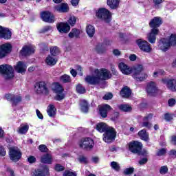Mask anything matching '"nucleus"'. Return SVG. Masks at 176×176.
Returning a JSON list of instances; mask_svg holds the SVG:
<instances>
[{"label":"nucleus","mask_w":176,"mask_h":176,"mask_svg":"<svg viewBox=\"0 0 176 176\" xmlns=\"http://www.w3.org/2000/svg\"><path fill=\"white\" fill-rule=\"evenodd\" d=\"M118 68L124 75H130L133 74V77L137 82H142L148 78V75L144 72V66L142 65H138L133 68L121 62L118 65Z\"/></svg>","instance_id":"1"},{"label":"nucleus","mask_w":176,"mask_h":176,"mask_svg":"<svg viewBox=\"0 0 176 176\" xmlns=\"http://www.w3.org/2000/svg\"><path fill=\"white\" fill-rule=\"evenodd\" d=\"M96 75H87L85 78V82L87 85H91L92 86H97L101 83L102 80H108L112 78V74L111 72L105 68L96 69L94 71Z\"/></svg>","instance_id":"2"},{"label":"nucleus","mask_w":176,"mask_h":176,"mask_svg":"<svg viewBox=\"0 0 176 176\" xmlns=\"http://www.w3.org/2000/svg\"><path fill=\"white\" fill-rule=\"evenodd\" d=\"M162 24H163V19L160 16H155L149 21L148 25L151 30L147 34V40L149 43H156V36L159 35L160 32L159 28H160Z\"/></svg>","instance_id":"3"},{"label":"nucleus","mask_w":176,"mask_h":176,"mask_svg":"<svg viewBox=\"0 0 176 176\" xmlns=\"http://www.w3.org/2000/svg\"><path fill=\"white\" fill-rule=\"evenodd\" d=\"M95 16L100 21L110 24L112 21V12L106 8H100L95 11Z\"/></svg>","instance_id":"4"},{"label":"nucleus","mask_w":176,"mask_h":176,"mask_svg":"<svg viewBox=\"0 0 176 176\" xmlns=\"http://www.w3.org/2000/svg\"><path fill=\"white\" fill-rule=\"evenodd\" d=\"M0 75L3 76L5 80H12L14 78L13 67L8 64L0 65Z\"/></svg>","instance_id":"5"},{"label":"nucleus","mask_w":176,"mask_h":176,"mask_svg":"<svg viewBox=\"0 0 176 176\" xmlns=\"http://www.w3.org/2000/svg\"><path fill=\"white\" fill-rule=\"evenodd\" d=\"M52 91L56 94L54 97L55 101H63L65 98V94H64V87L60 82H54V87Z\"/></svg>","instance_id":"6"},{"label":"nucleus","mask_w":176,"mask_h":176,"mask_svg":"<svg viewBox=\"0 0 176 176\" xmlns=\"http://www.w3.org/2000/svg\"><path fill=\"white\" fill-rule=\"evenodd\" d=\"M116 130L110 126L102 135V140L107 144H112L116 140Z\"/></svg>","instance_id":"7"},{"label":"nucleus","mask_w":176,"mask_h":176,"mask_svg":"<svg viewBox=\"0 0 176 176\" xmlns=\"http://www.w3.org/2000/svg\"><path fill=\"white\" fill-rule=\"evenodd\" d=\"M9 157L12 162L17 163L21 159L23 153L17 147H10L8 152Z\"/></svg>","instance_id":"8"},{"label":"nucleus","mask_w":176,"mask_h":176,"mask_svg":"<svg viewBox=\"0 0 176 176\" xmlns=\"http://www.w3.org/2000/svg\"><path fill=\"white\" fill-rule=\"evenodd\" d=\"M79 147L84 151H91L94 148V140L91 138H85L80 140Z\"/></svg>","instance_id":"9"},{"label":"nucleus","mask_w":176,"mask_h":176,"mask_svg":"<svg viewBox=\"0 0 176 176\" xmlns=\"http://www.w3.org/2000/svg\"><path fill=\"white\" fill-rule=\"evenodd\" d=\"M34 90L36 94H45L49 96V88H47V84L44 81H39L35 83Z\"/></svg>","instance_id":"10"},{"label":"nucleus","mask_w":176,"mask_h":176,"mask_svg":"<svg viewBox=\"0 0 176 176\" xmlns=\"http://www.w3.org/2000/svg\"><path fill=\"white\" fill-rule=\"evenodd\" d=\"M5 98L11 102L12 107H17L23 101V96L20 94H6Z\"/></svg>","instance_id":"11"},{"label":"nucleus","mask_w":176,"mask_h":176,"mask_svg":"<svg viewBox=\"0 0 176 176\" xmlns=\"http://www.w3.org/2000/svg\"><path fill=\"white\" fill-rule=\"evenodd\" d=\"M135 43L141 52H144V53H151L152 52V45L148 41L138 38L135 41Z\"/></svg>","instance_id":"12"},{"label":"nucleus","mask_w":176,"mask_h":176,"mask_svg":"<svg viewBox=\"0 0 176 176\" xmlns=\"http://www.w3.org/2000/svg\"><path fill=\"white\" fill-rule=\"evenodd\" d=\"M13 50V46L10 43H6L0 45V60L8 57Z\"/></svg>","instance_id":"13"},{"label":"nucleus","mask_w":176,"mask_h":176,"mask_svg":"<svg viewBox=\"0 0 176 176\" xmlns=\"http://www.w3.org/2000/svg\"><path fill=\"white\" fill-rule=\"evenodd\" d=\"M146 90L148 94H149V96H151L152 97H156V96H157V94L160 93V89H157V87L156 86V82L153 81H151L147 84Z\"/></svg>","instance_id":"14"},{"label":"nucleus","mask_w":176,"mask_h":176,"mask_svg":"<svg viewBox=\"0 0 176 176\" xmlns=\"http://www.w3.org/2000/svg\"><path fill=\"white\" fill-rule=\"evenodd\" d=\"M129 149L132 153H138L142 151V143L138 141H132L129 143Z\"/></svg>","instance_id":"15"},{"label":"nucleus","mask_w":176,"mask_h":176,"mask_svg":"<svg viewBox=\"0 0 176 176\" xmlns=\"http://www.w3.org/2000/svg\"><path fill=\"white\" fill-rule=\"evenodd\" d=\"M0 39L9 41L12 39V31L10 28L0 25Z\"/></svg>","instance_id":"16"},{"label":"nucleus","mask_w":176,"mask_h":176,"mask_svg":"<svg viewBox=\"0 0 176 176\" xmlns=\"http://www.w3.org/2000/svg\"><path fill=\"white\" fill-rule=\"evenodd\" d=\"M56 29L60 34H68L71 31V26L68 22H60L56 24Z\"/></svg>","instance_id":"17"},{"label":"nucleus","mask_w":176,"mask_h":176,"mask_svg":"<svg viewBox=\"0 0 176 176\" xmlns=\"http://www.w3.org/2000/svg\"><path fill=\"white\" fill-rule=\"evenodd\" d=\"M50 175V170L48 166H43V169L36 168L32 176H47Z\"/></svg>","instance_id":"18"},{"label":"nucleus","mask_w":176,"mask_h":176,"mask_svg":"<svg viewBox=\"0 0 176 176\" xmlns=\"http://www.w3.org/2000/svg\"><path fill=\"white\" fill-rule=\"evenodd\" d=\"M41 19L44 23H54V14L50 11H43L41 13Z\"/></svg>","instance_id":"19"},{"label":"nucleus","mask_w":176,"mask_h":176,"mask_svg":"<svg viewBox=\"0 0 176 176\" xmlns=\"http://www.w3.org/2000/svg\"><path fill=\"white\" fill-rule=\"evenodd\" d=\"M170 46V43L166 38H162L158 42V47L162 52H167Z\"/></svg>","instance_id":"20"},{"label":"nucleus","mask_w":176,"mask_h":176,"mask_svg":"<svg viewBox=\"0 0 176 176\" xmlns=\"http://www.w3.org/2000/svg\"><path fill=\"white\" fill-rule=\"evenodd\" d=\"M20 54L22 57H27L35 53V49L30 45H24L20 50Z\"/></svg>","instance_id":"21"},{"label":"nucleus","mask_w":176,"mask_h":176,"mask_svg":"<svg viewBox=\"0 0 176 176\" xmlns=\"http://www.w3.org/2000/svg\"><path fill=\"white\" fill-rule=\"evenodd\" d=\"M109 111H112V107L108 104H104L99 107V114L104 119L108 118V112Z\"/></svg>","instance_id":"22"},{"label":"nucleus","mask_w":176,"mask_h":176,"mask_svg":"<svg viewBox=\"0 0 176 176\" xmlns=\"http://www.w3.org/2000/svg\"><path fill=\"white\" fill-rule=\"evenodd\" d=\"M54 10L58 13H68L69 12V6L67 3H60L54 6Z\"/></svg>","instance_id":"23"},{"label":"nucleus","mask_w":176,"mask_h":176,"mask_svg":"<svg viewBox=\"0 0 176 176\" xmlns=\"http://www.w3.org/2000/svg\"><path fill=\"white\" fill-rule=\"evenodd\" d=\"M162 82L164 85H166L167 88L170 90V91H176V80L163 78Z\"/></svg>","instance_id":"24"},{"label":"nucleus","mask_w":176,"mask_h":176,"mask_svg":"<svg viewBox=\"0 0 176 176\" xmlns=\"http://www.w3.org/2000/svg\"><path fill=\"white\" fill-rule=\"evenodd\" d=\"M14 68L18 74H25L27 71V65L23 61H19L16 63V65L14 66Z\"/></svg>","instance_id":"25"},{"label":"nucleus","mask_w":176,"mask_h":176,"mask_svg":"<svg viewBox=\"0 0 176 176\" xmlns=\"http://www.w3.org/2000/svg\"><path fill=\"white\" fill-rule=\"evenodd\" d=\"M41 163L43 164H52L53 163V156L50 153H45L40 158Z\"/></svg>","instance_id":"26"},{"label":"nucleus","mask_w":176,"mask_h":176,"mask_svg":"<svg viewBox=\"0 0 176 176\" xmlns=\"http://www.w3.org/2000/svg\"><path fill=\"white\" fill-rule=\"evenodd\" d=\"M120 96L122 98H130L131 96V89L127 86H124L120 91Z\"/></svg>","instance_id":"27"},{"label":"nucleus","mask_w":176,"mask_h":176,"mask_svg":"<svg viewBox=\"0 0 176 176\" xmlns=\"http://www.w3.org/2000/svg\"><path fill=\"white\" fill-rule=\"evenodd\" d=\"M120 0H107V5L111 10H115L119 8Z\"/></svg>","instance_id":"28"},{"label":"nucleus","mask_w":176,"mask_h":176,"mask_svg":"<svg viewBox=\"0 0 176 176\" xmlns=\"http://www.w3.org/2000/svg\"><path fill=\"white\" fill-rule=\"evenodd\" d=\"M47 113L50 118H54L56 116V113H57V109L54 104H50L48 105L47 108Z\"/></svg>","instance_id":"29"},{"label":"nucleus","mask_w":176,"mask_h":176,"mask_svg":"<svg viewBox=\"0 0 176 176\" xmlns=\"http://www.w3.org/2000/svg\"><path fill=\"white\" fill-rule=\"evenodd\" d=\"M138 137H140V140L142 141H145L146 142L149 141V133L146 132V129H142L138 133Z\"/></svg>","instance_id":"30"},{"label":"nucleus","mask_w":176,"mask_h":176,"mask_svg":"<svg viewBox=\"0 0 176 176\" xmlns=\"http://www.w3.org/2000/svg\"><path fill=\"white\" fill-rule=\"evenodd\" d=\"M110 126L105 122H99L96 124V130L99 133H104Z\"/></svg>","instance_id":"31"},{"label":"nucleus","mask_w":176,"mask_h":176,"mask_svg":"<svg viewBox=\"0 0 176 176\" xmlns=\"http://www.w3.org/2000/svg\"><path fill=\"white\" fill-rule=\"evenodd\" d=\"M86 32L89 38H93L96 34V28L93 25H88L86 27Z\"/></svg>","instance_id":"32"},{"label":"nucleus","mask_w":176,"mask_h":176,"mask_svg":"<svg viewBox=\"0 0 176 176\" xmlns=\"http://www.w3.org/2000/svg\"><path fill=\"white\" fill-rule=\"evenodd\" d=\"M118 109L121 112H131L133 111V107L128 104H121L118 106Z\"/></svg>","instance_id":"33"},{"label":"nucleus","mask_w":176,"mask_h":176,"mask_svg":"<svg viewBox=\"0 0 176 176\" xmlns=\"http://www.w3.org/2000/svg\"><path fill=\"white\" fill-rule=\"evenodd\" d=\"M80 36V30H79L77 28H73L72 29L71 32L69 33L68 36L69 38H79Z\"/></svg>","instance_id":"34"},{"label":"nucleus","mask_w":176,"mask_h":176,"mask_svg":"<svg viewBox=\"0 0 176 176\" xmlns=\"http://www.w3.org/2000/svg\"><path fill=\"white\" fill-rule=\"evenodd\" d=\"M98 54H104L107 52V47L103 43H99L96 47Z\"/></svg>","instance_id":"35"},{"label":"nucleus","mask_w":176,"mask_h":176,"mask_svg":"<svg viewBox=\"0 0 176 176\" xmlns=\"http://www.w3.org/2000/svg\"><path fill=\"white\" fill-rule=\"evenodd\" d=\"M45 63L47 65H50L51 67H53V65H56V64H57V59L49 55L45 59Z\"/></svg>","instance_id":"36"},{"label":"nucleus","mask_w":176,"mask_h":176,"mask_svg":"<svg viewBox=\"0 0 176 176\" xmlns=\"http://www.w3.org/2000/svg\"><path fill=\"white\" fill-rule=\"evenodd\" d=\"M76 91L78 94H85L87 90L82 84L79 83L76 86Z\"/></svg>","instance_id":"37"},{"label":"nucleus","mask_w":176,"mask_h":176,"mask_svg":"<svg viewBox=\"0 0 176 176\" xmlns=\"http://www.w3.org/2000/svg\"><path fill=\"white\" fill-rule=\"evenodd\" d=\"M60 82H61V83H71V76L64 74L60 77Z\"/></svg>","instance_id":"38"},{"label":"nucleus","mask_w":176,"mask_h":176,"mask_svg":"<svg viewBox=\"0 0 176 176\" xmlns=\"http://www.w3.org/2000/svg\"><path fill=\"white\" fill-rule=\"evenodd\" d=\"M50 54L51 56L56 57V56H58L60 54V48L57 46H54L50 47Z\"/></svg>","instance_id":"39"},{"label":"nucleus","mask_w":176,"mask_h":176,"mask_svg":"<svg viewBox=\"0 0 176 176\" xmlns=\"http://www.w3.org/2000/svg\"><path fill=\"white\" fill-rule=\"evenodd\" d=\"M82 112L87 113L89 112V103L85 100H82V103L80 106Z\"/></svg>","instance_id":"40"},{"label":"nucleus","mask_w":176,"mask_h":176,"mask_svg":"<svg viewBox=\"0 0 176 176\" xmlns=\"http://www.w3.org/2000/svg\"><path fill=\"white\" fill-rule=\"evenodd\" d=\"M168 41L170 46H176V34H171Z\"/></svg>","instance_id":"41"},{"label":"nucleus","mask_w":176,"mask_h":176,"mask_svg":"<svg viewBox=\"0 0 176 176\" xmlns=\"http://www.w3.org/2000/svg\"><path fill=\"white\" fill-rule=\"evenodd\" d=\"M53 28L50 25L44 26L42 29L39 30V34H46V32H49V31H52Z\"/></svg>","instance_id":"42"},{"label":"nucleus","mask_w":176,"mask_h":176,"mask_svg":"<svg viewBox=\"0 0 176 176\" xmlns=\"http://www.w3.org/2000/svg\"><path fill=\"white\" fill-rule=\"evenodd\" d=\"M29 129L30 126L26 124L19 128V134H27Z\"/></svg>","instance_id":"43"},{"label":"nucleus","mask_w":176,"mask_h":176,"mask_svg":"<svg viewBox=\"0 0 176 176\" xmlns=\"http://www.w3.org/2000/svg\"><path fill=\"white\" fill-rule=\"evenodd\" d=\"M164 118L166 122H171L174 119V115L170 113H166L164 115Z\"/></svg>","instance_id":"44"},{"label":"nucleus","mask_w":176,"mask_h":176,"mask_svg":"<svg viewBox=\"0 0 176 176\" xmlns=\"http://www.w3.org/2000/svg\"><path fill=\"white\" fill-rule=\"evenodd\" d=\"M67 24L70 25V27H74L75 24H76V17L75 16H70L69 20H67Z\"/></svg>","instance_id":"45"},{"label":"nucleus","mask_w":176,"mask_h":176,"mask_svg":"<svg viewBox=\"0 0 176 176\" xmlns=\"http://www.w3.org/2000/svg\"><path fill=\"white\" fill-rule=\"evenodd\" d=\"M38 151L42 153H47V152H49V148L45 144H40L38 146Z\"/></svg>","instance_id":"46"},{"label":"nucleus","mask_w":176,"mask_h":176,"mask_svg":"<svg viewBox=\"0 0 176 176\" xmlns=\"http://www.w3.org/2000/svg\"><path fill=\"white\" fill-rule=\"evenodd\" d=\"M54 170H55L56 173H61V171H64V170H65V166L60 164H56L54 168Z\"/></svg>","instance_id":"47"},{"label":"nucleus","mask_w":176,"mask_h":176,"mask_svg":"<svg viewBox=\"0 0 176 176\" xmlns=\"http://www.w3.org/2000/svg\"><path fill=\"white\" fill-rule=\"evenodd\" d=\"M167 153V148H162L156 152V156H164Z\"/></svg>","instance_id":"48"},{"label":"nucleus","mask_w":176,"mask_h":176,"mask_svg":"<svg viewBox=\"0 0 176 176\" xmlns=\"http://www.w3.org/2000/svg\"><path fill=\"white\" fill-rule=\"evenodd\" d=\"M133 173H134L133 167L126 168L123 171V175H131V174H133Z\"/></svg>","instance_id":"49"},{"label":"nucleus","mask_w":176,"mask_h":176,"mask_svg":"<svg viewBox=\"0 0 176 176\" xmlns=\"http://www.w3.org/2000/svg\"><path fill=\"white\" fill-rule=\"evenodd\" d=\"M111 167H112L115 171H120V166L115 161L111 162Z\"/></svg>","instance_id":"50"},{"label":"nucleus","mask_w":176,"mask_h":176,"mask_svg":"<svg viewBox=\"0 0 176 176\" xmlns=\"http://www.w3.org/2000/svg\"><path fill=\"white\" fill-rule=\"evenodd\" d=\"M120 116V113H119V111H115L111 116V120H113V122H116V120L119 119Z\"/></svg>","instance_id":"51"},{"label":"nucleus","mask_w":176,"mask_h":176,"mask_svg":"<svg viewBox=\"0 0 176 176\" xmlns=\"http://www.w3.org/2000/svg\"><path fill=\"white\" fill-rule=\"evenodd\" d=\"M142 127H146L148 130H151V129H152V123L149 122V121H143Z\"/></svg>","instance_id":"52"},{"label":"nucleus","mask_w":176,"mask_h":176,"mask_svg":"<svg viewBox=\"0 0 176 176\" xmlns=\"http://www.w3.org/2000/svg\"><path fill=\"white\" fill-rule=\"evenodd\" d=\"M138 155V156H143L144 157H147L148 156V151L145 149L142 150H139V152L136 153Z\"/></svg>","instance_id":"53"},{"label":"nucleus","mask_w":176,"mask_h":176,"mask_svg":"<svg viewBox=\"0 0 176 176\" xmlns=\"http://www.w3.org/2000/svg\"><path fill=\"white\" fill-rule=\"evenodd\" d=\"M113 97V94H112V93L111 92H109L104 94V96L102 97V99L104 100H112Z\"/></svg>","instance_id":"54"},{"label":"nucleus","mask_w":176,"mask_h":176,"mask_svg":"<svg viewBox=\"0 0 176 176\" xmlns=\"http://www.w3.org/2000/svg\"><path fill=\"white\" fill-rule=\"evenodd\" d=\"M160 174H167L168 173V168L167 166H162L160 168Z\"/></svg>","instance_id":"55"},{"label":"nucleus","mask_w":176,"mask_h":176,"mask_svg":"<svg viewBox=\"0 0 176 176\" xmlns=\"http://www.w3.org/2000/svg\"><path fill=\"white\" fill-rule=\"evenodd\" d=\"M153 118V114L152 113H150L143 118V122H149V120H152Z\"/></svg>","instance_id":"56"},{"label":"nucleus","mask_w":176,"mask_h":176,"mask_svg":"<svg viewBox=\"0 0 176 176\" xmlns=\"http://www.w3.org/2000/svg\"><path fill=\"white\" fill-rule=\"evenodd\" d=\"M78 162H80V163H84V164H87L89 163L87 158L83 155L79 157Z\"/></svg>","instance_id":"57"},{"label":"nucleus","mask_w":176,"mask_h":176,"mask_svg":"<svg viewBox=\"0 0 176 176\" xmlns=\"http://www.w3.org/2000/svg\"><path fill=\"white\" fill-rule=\"evenodd\" d=\"M154 6L155 8H159L160 5H161V3H163V2H164V0H153Z\"/></svg>","instance_id":"58"},{"label":"nucleus","mask_w":176,"mask_h":176,"mask_svg":"<svg viewBox=\"0 0 176 176\" xmlns=\"http://www.w3.org/2000/svg\"><path fill=\"white\" fill-rule=\"evenodd\" d=\"M28 163H30V164H32L36 162V158L34 156L30 155V156H29V157L28 158Z\"/></svg>","instance_id":"59"},{"label":"nucleus","mask_w":176,"mask_h":176,"mask_svg":"<svg viewBox=\"0 0 176 176\" xmlns=\"http://www.w3.org/2000/svg\"><path fill=\"white\" fill-rule=\"evenodd\" d=\"M0 156H6V148L3 146H0Z\"/></svg>","instance_id":"60"},{"label":"nucleus","mask_w":176,"mask_h":176,"mask_svg":"<svg viewBox=\"0 0 176 176\" xmlns=\"http://www.w3.org/2000/svg\"><path fill=\"white\" fill-rule=\"evenodd\" d=\"M63 176H76V173L71 172V170H65L63 173Z\"/></svg>","instance_id":"61"},{"label":"nucleus","mask_w":176,"mask_h":176,"mask_svg":"<svg viewBox=\"0 0 176 176\" xmlns=\"http://www.w3.org/2000/svg\"><path fill=\"white\" fill-rule=\"evenodd\" d=\"M102 43L104 46H111L112 40L109 38H104Z\"/></svg>","instance_id":"62"},{"label":"nucleus","mask_w":176,"mask_h":176,"mask_svg":"<svg viewBox=\"0 0 176 176\" xmlns=\"http://www.w3.org/2000/svg\"><path fill=\"white\" fill-rule=\"evenodd\" d=\"M176 100L174 98H170L168 100V107H173L175 105Z\"/></svg>","instance_id":"63"},{"label":"nucleus","mask_w":176,"mask_h":176,"mask_svg":"<svg viewBox=\"0 0 176 176\" xmlns=\"http://www.w3.org/2000/svg\"><path fill=\"white\" fill-rule=\"evenodd\" d=\"M140 166H144V164H146L148 163V157H143L138 162Z\"/></svg>","instance_id":"64"}]
</instances>
